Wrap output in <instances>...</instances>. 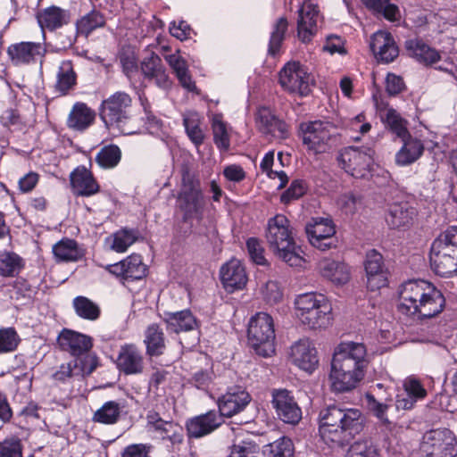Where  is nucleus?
Returning <instances> with one entry per match:
<instances>
[{
    "label": "nucleus",
    "mask_w": 457,
    "mask_h": 457,
    "mask_svg": "<svg viewBox=\"0 0 457 457\" xmlns=\"http://www.w3.org/2000/svg\"><path fill=\"white\" fill-rule=\"evenodd\" d=\"M259 450V445L255 443L242 441L233 445L228 457H256Z\"/></svg>",
    "instance_id": "58"
},
{
    "label": "nucleus",
    "mask_w": 457,
    "mask_h": 457,
    "mask_svg": "<svg viewBox=\"0 0 457 457\" xmlns=\"http://www.w3.org/2000/svg\"><path fill=\"white\" fill-rule=\"evenodd\" d=\"M367 405L369 410L385 425L389 424V420L386 416L388 405L379 403L376 398L370 394L366 395Z\"/></svg>",
    "instance_id": "60"
},
{
    "label": "nucleus",
    "mask_w": 457,
    "mask_h": 457,
    "mask_svg": "<svg viewBox=\"0 0 457 457\" xmlns=\"http://www.w3.org/2000/svg\"><path fill=\"white\" fill-rule=\"evenodd\" d=\"M290 361L299 369L312 372L319 363L317 351L307 338L295 342L290 348Z\"/></svg>",
    "instance_id": "19"
},
{
    "label": "nucleus",
    "mask_w": 457,
    "mask_h": 457,
    "mask_svg": "<svg viewBox=\"0 0 457 457\" xmlns=\"http://www.w3.org/2000/svg\"><path fill=\"white\" fill-rule=\"evenodd\" d=\"M121 159V150L116 145H108L100 149L96 156V163L103 169L116 167Z\"/></svg>",
    "instance_id": "45"
},
{
    "label": "nucleus",
    "mask_w": 457,
    "mask_h": 457,
    "mask_svg": "<svg viewBox=\"0 0 457 457\" xmlns=\"http://www.w3.org/2000/svg\"><path fill=\"white\" fill-rule=\"evenodd\" d=\"M246 247L251 259L258 265H264L266 259L264 257V249L261 242L254 237H251L246 241Z\"/></svg>",
    "instance_id": "62"
},
{
    "label": "nucleus",
    "mask_w": 457,
    "mask_h": 457,
    "mask_svg": "<svg viewBox=\"0 0 457 457\" xmlns=\"http://www.w3.org/2000/svg\"><path fill=\"white\" fill-rule=\"evenodd\" d=\"M212 133L213 140L218 148L221 150H228L230 145L229 135L228 132L227 125L221 120L218 115L212 119Z\"/></svg>",
    "instance_id": "51"
},
{
    "label": "nucleus",
    "mask_w": 457,
    "mask_h": 457,
    "mask_svg": "<svg viewBox=\"0 0 457 457\" xmlns=\"http://www.w3.org/2000/svg\"><path fill=\"white\" fill-rule=\"evenodd\" d=\"M42 49L39 43L21 42L11 45L7 49V54L15 64L29 63L41 54Z\"/></svg>",
    "instance_id": "34"
},
{
    "label": "nucleus",
    "mask_w": 457,
    "mask_h": 457,
    "mask_svg": "<svg viewBox=\"0 0 457 457\" xmlns=\"http://www.w3.org/2000/svg\"><path fill=\"white\" fill-rule=\"evenodd\" d=\"M105 23L104 17L98 11L93 10L82 16L76 23L77 31L87 36L94 29L103 27Z\"/></svg>",
    "instance_id": "48"
},
{
    "label": "nucleus",
    "mask_w": 457,
    "mask_h": 457,
    "mask_svg": "<svg viewBox=\"0 0 457 457\" xmlns=\"http://www.w3.org/2000/svg\"><path fill=\"white\" fill-rule=\"evenodd\" d=\"M138 236L137 230L121 228L107 237L106 242L111 250L124 253L137 240Z\"/></svg>",
    "instance_id": "42"
},
{
    "label": "nucleus",
    "mask_w": 457,
    "mask_h": 457,
    "mask_svg": "<svg viewBox=\"0 0 457 457\" xmlns=\"http://www.w3.org/2000/svg\"><path fill=\"white\" fill-rule=\"evenodd\" d=\"M420 453L426 457H456L457 437L447 428L428 431L423 436Z\"/></svg>",
    "instance_id": "10"
},
{
    "label": "nucleus",
    "mask_w": 457,
    "mask_h": 457,
    "mask_svg": "<svg viewBox=\"0 0 457 457\" xmlns=\"http://www.w3.org/2000/svg\"><path fill=\"white\" fill-rule=\"evenodd\" d=\"M203 117L196 112L188 111L183 113V125L189 139L196 145L203 144L204 133L201 129Z\"/></svg>",
    "instance_id": "43"
},
{
    "label": "nucleus",
    "mask_w": 457,
    "mask_h": 457,
    "mask_svg": "<svg viewBox=\"0 0 457 457\" xmlns=\"http://www.w3.org/2000/svg\"><path fill=\"white\" fill-rule=\"evenodd\" d=\"M381 120L385 126L400 139L409 136L408 121L395 109L389 107L381 112Z\"/></svg>",
    "instance_id": "40"
},
{
    "label": "nucleus",
    "mask_w": 457,
    "mask_h": 457,
    "mask_svg": "<svg viewBox=\"0 0 457 457\" xmlns=\"http://www.w3.org/2000/svg\"><path fill=\"white\" fill-rule=\"evenodd\" d=\"M270 250L291 267H303L305 260L303 250L292 237L290 221L283 214L269 219L265 233Z\"/></svg>",
    "instance_id": "4"
},
{
    "label": "nucleus",
    "mask_w": 457,
    "mask_h": 457,
    "mask_svg": "<svg viewBox=\"0 0 457 457\" xmlns=\"http://www.w3.org/2000/svg\"><path fill=\"white\" fill-rule=\"evenodd\" d=\"M0 457H22L20 439L12 437L0 443Z\"/></svg>",
    "instance_id": "61"
},
{
    "label": "nucleus",
    "mask_w": 457,
    "mask_h": 457,
    "mask_svg": "<svg viewBox=\"0 0 457 457\" xmlns=\"http://www.w3.org/2000/svg\"><path fill=\"white\" fill-rule=\"evenodd\" d=\"M403 393L396 396L395 406L397 410L408 411L415 407L419 401L425 399L428 392L420 380L414 376H409L403 381Z\"/></svg>",
    "instance_id": "18"
},
{
    "label": "nucleus",
    "mask_w": 457,
    "mask_h": 457,
    "mask_svg": "<svg viewBox=\"0 0 457 457\" xmlns=\"http://www.w3.org/2000/svg\"><path fill=\"white\" fill-rule=\"evenodd\" d=\"M21 342L14 328H0V354L14 352Z\"/></svg>",
    "instance_id": "52"
},
{
    "label": "nucleus",
    "mask_w": 457,
    "mask_h": 457,
    "mask_svg": "<svg viewBox=\"0 0 457 457\" xmlns=\"http://www.w3.org/2000/svg\"><path fill=\"white\" fill-rule=\"evenodd\" d=\"M303 145L313 154H321L330 148V142L337 128L328 121L313 120L302 122L299 126Z\"/></svg>",
    "instance_id": "9"
},
{
    "label": "nucleus",
    "mask_w": 457,
    "mask_h": 457,
    "mask_svg": "<svg viewBox=\"0 0 457 457\" xmlns=\"http://www.w3.org/2000/svg\"><path fill=\"white\" fill-rule=\"evenodd\" d=\"M53 253L57 262H77L84 255L77 242L69 238L62 239L54 244Z\"/></svg>",
    "instance_id": "39"
},
{
    "label": "nucleus",
    "mask_w": 457,
    "mask_h": 457,
    "mask_svg": "<svg viewBox=\"0 0 457 457\" xmlns=\"http://www.w3.org/2000/svg\"><path fill=\"white\" fill-rule=\"evenodd\" d=\"M248 341L255 353L270 357L275 353V329L272 317L267 312H258L248 324Z\"/></svg>",
    "instance_id": "8"
},
{
    "label": "nucleus",
    "mask_w": 457,
    "mask_h": 457,
    "mask_svg": "<svg viewBox=\"0 0 457 457\" xmlns=\"http://www.w3.org/2000/svg\"><path fill=\"white\" fill-rule=\"evenodd\" d=\"M366 354V347L360 343H341L336 348L329 373V381L334 391H350L358 385L364 377Z\"/></svg>",
    "instance_id": "2"
},
{
    "label": "nucleus",
    "mask_w": 457,
    "mask_h": 457,
    "mask_svg": "<svg viewBox=\"0 0 457 457\" xmlns=\"http://www.w3.org/2000/svg\"><path fill=\"white\" fill-rule=\"evenodd\" d=\"M305 232L311 245L321 251L334 245L333 237L336 234V228L329 218H312L307 222Z\"/></svg>",
    "instance_id": "14"
},
{
    "label": "nucleus",
    "mask_w": 457,
    "mask_h": 457,
    "mask_svg": "<svg viewBox=\"0 0 457 457\" xmlns=\"http://www.w3.org/2000/svg\"><path fill=\"white\" fill-rule=\"evenodd\" d=\"M305 185L302 180H294L289 188L282 194L281 202L287 204L300 198L305 193Z\"/></svg>",
    "instance_id": "63"
},
{
    "label": "nucleus",
    "mask_w": 457,
    "mask_h": 457,
    "mask_svg": "<svg viewBox=\"0 0 457 457\" xmlns=\"http://www.w3.org/2000/svg\"><path fill=\"white\" fill-rule=\"evenodd\" d=\"M261 294L264 302L273 305L282 300L283 293L277 281L269 280L261 287Z\"/></svg>",
    "instance_id": "55"
},
{
    "label": "nucleus",
    "mask_w": 457,
    "mask_h": 457,
    "mask_svg": "<svg viewBox=\"0 0 457 457\" xmlns=\"http://www.w3.org/2000/svg\"><path fill=\"white\" fill-rule=\"evenodd\" d=\"M116 365L125 375H138L145 370V357L137 345L125 344L120 348Z\"/></svg>",
    "instance_id": "16"
},
{
    "label": "nucleus",
    "mask_w": 457,
    "mask_h": 457,
    "mask_svg": "<svg viewBox=\"0 0 457 457\" xmlns=\"http://www.w3.org/2000/svg\"><path fill=\"white\" fill-rule=\"evenodd\" d=\"M72 304L76 314L82 319L96 320L100 316V307L87 297L77 296Z\"/></svg>",
    "instance_id": "44"
},
{
    "label": "nucleus",
    "mask_w": 457,
    "mask_h": 457,
    "mask_svg": "<svg viewBox=\"0 0 457 457\" xmlns=\"http://www.w3.org/2000/svg\"><path fill=\"white\" fill-rule=\"evenodd\" d=\"M398 311L413 320L433 318L445 308V299L431 283L422 279L404 282L399 291Z\"/></svg>",
    "instance_id": "1"
},
{
    "label": "nucleus",
    "mask_w": 457,
    "mask_h": 457,
    "mask_svg": "<svg viewBox=\"0 0 457 457\" xmlns=\"http://www.w3.org/2000/svg\"><path fill=\"white\" fill-rule=\"evenodd\" d=\"M274 162V152L270 151L265 154L263 157L262 162H261V169L262 171L266 172L267 175L270 179H274L278 177L280 180L279 187H282L285 186V184L287 181V177L284 171H273L271 170V166Z\"/></svg>",
    "instance_id": "59"
},
{
    "label": "nucleus",
    "mask_w": 457,
    "mask_h": 457,
    "mask_svg": "<svg viewBox=\"0 0 457 457\" xmlns=\"http://www.w3.org/2000/svg\"><path fill=\"white\" fill-rule=\"evenodd\" d=\"M430 264L442 277L457 276V249L436 239L431 246Z\"/></svg>",
    "instance_id": "13"
},
{
    "label": "nucleus",
    "mask_w": 457,
    "mask_h": 457,
    "mask_svg": "<svg viewBox=\"0 0 457 457\" xmlns=\"http://www.w3.org/2000/svg\"><path fill=\"white\" fill-rule=\"evenodd\" d=\"M271 403L278 417L284 422L295 425L301 420V408L288 390H274Z\"/></svg>",
    "instance_id": "15"
},
{
    "label": "nucleus",
    "mask_w": 457,
    "mask_h": 457,
    "mask_svg": "<svg viewBox=\"0 0 457 457\" xmlns=\"http://www.w3.org/2000/svg\"><path fill=\"white\" fill-rule=\"evenodd\" d=\"M279 83L287 92L305 96L314 86V78L299 62H288L279 72Z\"/></svg>",
    "instance_id": "11"
},
{
    "label": "nucleus",
    "mask_w": 457,
    "mask_h": 457,
    "mask_svg": "<svg viewBox=\"0 0 457 457\" xmlns=\"http://www.w3.org/2000/svg\"><path fill=\"white\" fill-rule=\"evenodd\" d=\"M249 394L241 387H233L223 395L219 400L220 417H232L242 411L250 403Z\"/></svg>",
    "instance_id": "22"
},
{
    "label": "nucleus",
    "mask_w": 457,
    "mask_h": 457,
    "mask_svg": "<svg viewBox=\"0 0 457 457\" xmlns=\"http://www.w3.org/2000/svg\"><path fill=\"white\" fill-rule=\"evenodd\" d=\"M320 434L327 444L343 446L361 432L364 418L358 409L328 406L320 411Z\"/></svg>",
    "instance_id": "3"
},
{
    "label": "nucleus",
    "mask_w": 457,
    "mask_h": 457,
    "mask_svg": "<svg viewBox=\"0 0 457 457\" xmlns=\"http://www.w3.org/2000/svg\"><path fill=\"white\" fill-rule=\"evenodd\" d=\"M361 2L367 8L382 13L388 21H395L400 18L399 8L395 4H389L388 0H361Z\"/></svg>",
    "instance_id": "49"
},
{
    "label": "nucleus",
    "mask_w": 457,
    "mask_h": 457,
    "mask_svg": "<svg viewBox=\"0 0 457 457\" xmlns=\"http://www.w3.org/2000/svg\"><path fill=\"white\" fill-rule=\"evenodd\" d=\"M37 20L43 30L54 31L69 22L70 13L67 10L53 5L39 11Z\"/></svg>",
    "instance_id": "30"
},
{
    "label": "nucleus",
    "mask_w": 457,
    "mask_h": 457,
    "mask_svg": "<svg viewBox=\"0 0 457 457\" xmlns=\"http://www.w3.org/2000/svg\"><path fill=\"white\" fill-rule=\"evenodd\" d=\"M76 359L72 361L75 373L79 377H84L91 374L97 366V358L96 355L89 353V352L83 353L80 356H75Z\"/></svg>",
    "instance_id": "54"
},
{
    "label": "nucleus",
    "mask_w": 457,
    "mask_h": 457,
    "mask_svg": "<svg viewBox=\"0 0 457 457\" xmlns=\"http://www.w3.org/2000/svg\"><path fill=\"white\" fill-rule=\"evenodd\" d=\"M58 345L62 351L73 356H80L90 351L93 346L92 338L85 334L63 328L57 338Z\"/></svg>",
    "instance_id": "20"
},
{
    "label": "nucleus",
    "mask_w": 457,
    "mask_h": 457,
    "mask_svg": "<svg viewBox=\"0 0 457 457\" xmlns=\"http://www.w3.org/2000/svg\"><path fill=\"white\" fill-rule=\"evenodd\" d=\"M374 151L371 148H345L338 156L339 164L351 176L356 179L366 178L373 163Z\"/></svg>",
    "instance_id": "12"
},
{
    "label": "nucleus",
    "mask_w": 457,
    "mask_h": 457,
    "mask_svg": "<svg viewBox=\"0 0 457 457\" xmlns=\"http://www.w3.org/2000/svg\"><path fill=\"white\" fill-rule=\"evenodd\" d=\"M21 268V259L14 253H0V274L4 277H12Z\"/></svg>",
    "instance_id": "50"
},
{
    "label": "nucleus",
    "mask_w": 457,
    "mask_h": 457,
    "mask_svg": "<svg viewBox=\"0 0 457 457\" xmlns=\"http://www.w3.org/2000/svg\"><path fill=\"white\" fill-rule=\"evenodd\" d=\"M220 278L228 292L243 288L247 282L245 267L236 259L230 260L221 267Z\"/></svg>",
    "instance_id": "27"
},
{
    "label": "nucleus",
    "mask_w": 457,
    "mask_h": 457,
    "mask_svg": "<svg viewBox=\"0 0 457 457\" xmlns=\"http://www.w3.org/2000/svg\"><path fill=\"white\" fill-rule=\"evenodd\" d=\"M298 12V37L303 43H309L317 32L320 11L313 1L307 0L303 4Z\"/></svg>",
    "instance_id": "17"
},
{
    "label": "nucleus",
    "mask_w": 457,
    "mask_h": 457,
    "mask_svg": "<svg viewBox=\"0 0 457 457\" xmlns=\"http://www.w3.org/2000/svg\"><path fill=\"white\" fill-rule=\"evenodd\" d=\"M295 305L297 318L309 328H322L331 323L332 307L323 295L302 294L295 298Z\"/></svg>",
    "instance_id": "7"
},
{
    "label": "nucleus",
    "mask_w": 457,
    "mask_h": 457,
    "mask_svg": "<svg viewBox=\"0 0 457 457\" xmlns=\"http://www.w3.org/2000/svg\"><path fill=\"white\" fill-rule=\"evenodd\" d=\"M77 75L71 61H62L58 63L56 71L55 91L65 96L72 90L76 85Z\"/></svg>",
    "instance_id": "37"
},
{
    "label": "nucleus",
    "mask_w": 457,
    "mask_h": 457,
    "mask_svg": "<svg viewBox=\"0 0 457 457\" xmlns=\"http://www.w3.org/2000/svg\"><path fill=\"white\" fill-rule=\"evenodd\" d=\"M126 279H141L145 276L146 268L139 254L133 253L125 260Z\"/></svg>",
    "instance_id": "53"
},
{
    "label": "nucleus",
    "mask_w": 457,
    "mask_h": 457,
    "mask_svg": "<svg viewBox=\"0 0 457 457\" xmlns=\"http://www.w3.org/2000/svg\"><path fill=\"white\" fill-rule=\"evenodd\" d=\"M403 145L395 155V161L399 165H409L417 161L424 151L420 140L411 137L410 135L406 139H401Z\"/></svg>",
    "instance_id": "38"
},
{
    "label": "nucleus",
    "mask_w": 457,
    "mask_h": 457,
    "mask_svg": "<svg viewBox=\"0 0 457 457\" xmlns=\"http://www.w3.org/2000/svg\"><path fill=\"white\" fill-rule=\"evenodd\" d=\"M370 49L375 57L385 63L393 62L399 54L393 37L386 31L374 33L370 40Z\"/></svg>",
    "instance_id": "24"
},
{
    "label": "nucleus",
    "mask_w": 457,
    "mask_h": 457,
    "mask_svg": "<svg viewBox=\"0 0 457 457\" xmlns=\"http://www.w3.org/2000/svg\"><path fill=\"white\" fill-rule=\"evenodd\" d=\"M406 49L410 54L420 62L431 64L440 58L439 54L420 39H410L406 41Z\"/></svg>",
    "instance_id": "41"
},
{
    "label": "nucleus",
    "mask_w": 457,
    "mask_h": 457,
    "mask_svg": "<svg viewBox=\"0 0 457 457\" xmlns=\"http://www.w3.org/2000/svg\"><path fill=\"white\" fill-rule=\"evenodd\" d=\"M318 270L323 278L337 285L345 284L350 279L349 268L338 261L324 258L318 262Z\"/></svg>",
    "instance_id": "32"
},
{
    "label": "nucleus",
    "mask_w": 457,
    "mask_h": 457,
    "mask_svg": "<svg viewBox=\"0 0 457 457\" xmlns=\"http://www.w3.org/2000/svg\"><path fill=\"white\" fill-rule=\"evenodd\" d=\"M163 321L167 329L176 334L195 330L199 327L196 318L189 310L167 312Z\"/></svg>",
    "instance_id": "29"
},
{
    "label": "nucleus",
    "mask_w": 457,
    "mask_h": 457,
    "mask_svg": "<svg viewBox=\"0 0 457 457\" xmlns=\"http://www.w3.org/2000/svg\"><path fill=\"white\" fill-rule=\"evenodd\" d=\"M144 344L146 354L150 357L160 356L164 353L166 349L165 336L160 325L153 323L146 328Z\"/></svg>",
    "instance_id": "36"
},
{
    "label": "nucleus",
    "mask_w": 457,
    "mask_h": 457,
    "mask_svg": "<svg viewBox=\"0 0 457 457\" xmlns=\"http://www.w3.org/2000/svg\"><path fill=\"white\" fill-rule=\"evenodd\" d=\"M120 403L109 401L94 413L93 420L103 424H114L120 418Z\"/></svg>",
    "instance_id": "46"
},
{
    "label": "nucleus",
    "mask_w": 457,
    "mask_h": 457,
    "mask_svg": "<svg viewBox=\"0 0 457 457\" xmlns=\"http://www.w3.org/2000/svg\"><path fill=\"white\" fill-rule=\"evenodd\" d=\"M140 70L145 79L154 80L159 87L167 88L170 86L162 59L155 53L151 52L148 56L142 60Z\"/></svg>",
    "instance_id": "25"
},
{
    "label": "nucleus",
    "mask_w": 457,
    "mask_h": 457,
    "mask_svg": "<svg viewBox=\"0 0 457 457\" xmlns=\"http://www.w3.org/2000/svg\"><path fill=\"white\" fill-rule=\"evenodd\" d=\"M147 428L158 434L162 439L170 440L173 445L183 441L182 428L178 424L162 420L156 411H149L146 416Z\"/></svg>",
    "instance_id": "21"
},
{
    "label": "nucleus",
    "mask_w": 457,
    "mask_h": 457,
    "mask_svg": "<svg viewBox=\"0 0 457 457\" xmlns=\"http://www.w3.org/2000/svg\"><path fill=\"white\" fill-rule=\"evenodd\" d=\"M256 123L259 129L265 134H270L279 139L287 138L289 127L282 120L277 118L267 107L259 108L256 114Z\"/></svg>",
    "instance_id": "23"
},
{
    "label": "nucleus",
    "mask_w": 457,
    "mask_h": 457,
    "mask_svg": "<svg viewBox=\"0 0 457 457\" xmlns=\"http://www.w3.org/2000/svg\"><path fill=\"white\" fill-rule=\"evenodd\" d=\"M366 276L386 270L382 255L376 250H370L366 254L364 263Z\"/></svg>",
    "instance_id": "57"
},
{
    "label": "nucleus",
    "mask_w": 457,
    "mask_h": 457,
    "mask_svg": "<svg viewBox=\"0 0 457 457\" xmlns=\"http://www.w3.org/2000/svg\"><path fill=\"white\" fill-rule=\"evenodd\" d=\"M180 174L181 185L177 202L183 220H201L205 203L200 181L186 164L181 166Z\"/></svg>",
    "instance_id": "5"
},
{
    "label": "nucleus",
    "mask_w": 457,
    "mask_h": 457,
    "mask_svg": "<svg viewBox=\"0 0 457 457\" xmlns=\"http://www.w3.org/2000/svg\"><path fill=\"white\" fill-rule=\"evenodd\" d=\"M346 457H378V452L371 442H355L350 447Z\"/></svg>",
    "instance_id": "56"
},
{
    "label": "nucleus",
    "mask_w": 457,
    "mask_h": 457,
    "mask_svg": "<svg viewBox=\"0 0 457 457\" xmlns=\"http://www.w3.org/2000/svg\"><path fill=\"white\" fill-rule=\"evenodd\" d=\"M74 195L91 196L99 192L100 187L92 172L84 166L76 168L70 175Z\"/></svg>",
    "instance_id": "26"
},
{
    "label": "nucleus",
    "mask_w": 457,
    "mask_h": 457,
    "mask_svg": "<svg viewBox=\"0 0 457 457\" xmlns=\"http://www.w3.org/2000/svg\"><path fill=\"white\" fill-rule=\"evenodd\" d=\"M132 105L131 96L123 91H118L104 99L99 107V116L107 129H117L124 135L136 132L131 126L129 108Z\"/></svg>",
    "instance_id": "6"
},
{
    "label": "nucleus",
    "mask_w": 457,
    "mask_h": 457,
    "mask_svg": "<svg viewBox=\"0 0 457 457\" xmlns=\"http://www.w3.org/2000/svg\"><path fill=\"white\" fill-rule=\"evenodd\" d=\"M415 216V210L407 203L393 204L386 215L387 225L394 229L409 228Z\"/></svg>",
    "instance_id": "31"
},
{
    "label": "nucleus",
    "mask_w": 457,
    "mask_h": 457,
    "mask_svg": "<svg viewBox=\"0 0 457 457\" xmlns=\"http://www.w3.org/2000/svg\"><path fill=\"white\" fill-rule=\"evenodd\" d=\"M223 420L216 411H209L199 415L187 422V429L189 436L199 438L206 436L219 428Z\"/></svg>",
    "instance_id": "28"
},
{
    "label": "nucleus",
    "mask_w": 457,
    "mask_h": 457,
    "mask_svg": "<svg viewBox=\"0 0 457 457\" xmlns=\"http://www.w3.org/2000/svg\"><path fill=\"white\" fill-rule=\"evenodd\" d=\"M263 454L265 457H294L293 443L287 437H280L265 445Z\"/></svg>",
    "instance_id": "47"
},
{
    "label": "nucleus",
    "mask_w": 457,
    "mask_h": 457,
    "mask_svg": "<svg viewBox=\"0 0 457 457\" xmlns=\"http://www.w3.org/2000/svg\"><path fill=\"white\" fill-rule=\"evenodd\" d=\"M165 61L168 62L173 72L176 74L181 86L190 92L196 90V86L192 80L191 75L188 72V67L186 60L180 55L179 51L173 54H166Z\"/></svg>",
    "instance_id": "35"
},
{
    "label": "nucleus",
    "mask_w": 457,
    "mask_h": 457,
    "mask_svg": "<svg viewBox=\"0 0 457 457\" xmlns=\"http://www.w3.org/2000/svg\"><path fill=\"white\" fill-rule=\"evenodd\" d=\"M96 120V112L85 103H76L67 119V126L77 131H84L89 128Z\"/></svg>",
    "instance_id": "33"
},
{
    "label": "nucleus",
    "mask_w": 457,
    "mask_h": 457,
    "mask_svg": "<svg viewBox=\"0 0 457 457\" xmlns=\"http://www.w3.org/2000/svg\"><path fill=\"white\" fill-rule=\"evenodd\" d=\"M152 446L145 444H133L124 448L121 457H149Z\"/></svg>",
    "instance_id": "64"
}]
</instances>
